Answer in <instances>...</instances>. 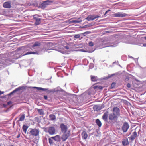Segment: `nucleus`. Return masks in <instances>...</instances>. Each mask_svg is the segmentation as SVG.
<instances>
[{
    "instance_id": "13",
    "label": "nucleus",
    "mask_w": 146,
    "mask_h": 146,
    "mask_svg": "<svg viewBox=\"0 0 146 146\" xmlns=\"http://www.w3.org/2000/svg\"><path fill=\"white\" fill-rule=\"evenodd\" d=\"M99 17V16L95 14L89 15L85 19L88 21L94 20L95 19Z\"/></svg>"
},
{
    "instance_id": "29",
    "label": "nucleus",
    "mask_w": 146,
    "mask_h": 146,
    "mask_svg": "<svg viewBox=\"0 0 146 146\" xmlns=\"http://www.w3.org/2000/svg\"><path fill=\"white\" fill-rule=\"evenodd\" d=\"M96 123L99 127H100L101 126L102 123L99 119H96Z\"/></svg>"
},
{
    "instance_id": "7",
    "label": "nucleus",
    "mask_w": 146,
    "mask_h": 146,
    "mask_svg": "<svg viewBox=\"0 0 146 146\" xmlns=\"http://www.w3.org/2000/svg\"><path fill=\"white\" fill-rule=\"evenodd\" d=\"M129 127V125L127 122H124L121 127V129L123 133L126 132Z\"/></svg>"
},
{
    "instance_id": "11",
    "label": "nucleus",
    "mask_w": 146,
    "mask_h": 146,
    "mask_svg": "<svg viewBox=\"0 0 146 146\" xmlns=\"http://www.w3.org/2000/svg\"><path fill=\"white\" fill-rule=\"evenodd\" d=\"M104 107V104L101 105H94L93 107V109L95 111H98L100 110Z\"/></svg>"
},
{
    "instance_id": "20",
    "label": "nucleus",
    "mask_w": 146,
    "mask_h": 146,
    "mask_svg": "<svg viewBox=\"0 0 146 146\" xmlns=\"http://www.w3.org/2000/svg\"><path fill=\"white\" fill-rule=\"evenodd\" d=\"M95 24V23L94 22H92L91 23H89L88 24L86 25L83 26H80L79 27V28H86L89 27H90L94 25Z\"/></svg>"
},
{
    "instance_id": "10",
    "label": "nucleus",
    "mask_w": 146,
    "mask_h": 146,
    "mask_svg": "<svg viewBox=\"0 0 146 146\" xmlns=\"http://www.w3.org/2000/svg\"><path fill=\"white\" fill-rule=\"evenodd\" d=\"M128 16V15L121 12H118L113 14V16L115 17H124Z\"/></svg>"
},
{
    "instance_id": "22",
    "label": "nucleus",
    "mask_w": 146,
    "mask_h": 146,
    "mask_svg": "<svg viewBox=\"0 0 146 146\" xmlns=\"http://www.w3.org/2000/svg\"><path fill=\"white\" fill-rule=\"evenodd\" d=\"M137 136V133L135 131L132 133V135L130 137H129V138L131 140L133 141Z\"/></svg>"
},
{
    "instance_id": "59",
    "label": "nucleus",
    "mask_w": 146,
    "mask_h": 146,
    "mask_svg": "<svg viewBox=\"0 0 146 146\" xmlns=\"http://www.w3.org/2000/svg\"><path fill=\"white\" fill-rule=\"evenodd\" d=\"M20 137V135H19L17 136V138H19Z\"/></svg>"
},
{
    "instance_id": "8",
    "label": "nucleus",
    "mask_w": 146,
    "mask_h": 146,
    "mask_svg": "<svg viewBox=\"0 0 146 146\" xmlns=\"http://www.w3.org/2000/svg\"><path fill=\"white\" fill-rule=\"evenodd\" d=\"M112 113L118 117L120 115V110L117 107H114L113 109Z\"/></svg>"
},
{
    "instance_id": "12",
    "label": "nucleus",
    "mask_w": 146,
    "mask_h": 146,
    "mask_svg": "<svg viewBox=\"0 0 146 146\" xmlns=\"http://www.w3.org/2000/svg\"><path fill=\"white\" fill-rule=\"evenodd\" d=\"M25 88H24L23 86H21L18 87V88L15 89L12 92L10 93H9L7 95L10 96L12 95H13L17 91H19L20 90H22L23 89H24Z\"/></svg>"
},
{
    "instance_id": "58",
    "label": "nucleus",
    "mask_w": 146,
    "mask_h": 146,
    "mask_svg": "<svg viewBox=\"0 0 146 146\" xmlns=\"http://www.w3.org/2000/svg\"><path fill=\"white\" fill-rule=\"evenodd\" d=\"M135 80L137 82H139V81L137 79H135Z\"/></svg>"
},
{
    "instance_id": "51",
    "label": "nucleus",
    "mask_w": 146,
    "mask_h": 146,
    "mask_svg": "<svg viewBox=\"0 0 146 146\" xmlns=\"http://www.w3.org/2000/svg\"><path fill=\"white\" fill-rule=\"evenodd\" d=\"M64 47L67 50H68L69 49V47L67 46H64Z\"/></svg>"
},
{
    "instance_id": "49",
    "label": "nucleus",
    "mask_w": 146,
    "mask_h": 146,
    "mask_svg": "<svg viewBox=\"0 0 146 146\" xmlns=\"http://www.w3.org/2000/svg\"><path fill=\"white\" fill-rule=\"evenodd\" d=\"M118 61L117 62H116V61H115V62H114L113 63V66H114V64H117H117H118Z\"/></svg>"
},
{
    "instance_id": "32",
    "label": "nucleus",
    "mask_w": 146,
    "mask_h": 146,
    "mask_svg": "<svg viewBox=\"0 0 146 146\" xmlns=\"http://www.w3.org/2000/svg\"><path fill=\"white\" fill-rule=\"evenodd\" d=\"M115 75V73L111 75L109 74L108 75V76L103 77L104 80H107L108 78L112 77V76H114Z\"/></svg>"
},
{
    "instance_id": "9",
    "label": "nucleus",
    "mask_w": 146,
    "mask_h": 146,
    "mask_svg": "<svg viewBox=\"0 0 146 146\" xmlns=\"http://www.w3.org/2000/svg\"><path fill=\"white\" fill-rule=\"evenodd\" d=\"M125 37L127 38L126 41H125L124 42L127 44H134V38L130 36H126Z\"/></svg>"
},
{
    "instance_id": "27",
    "label": "nucleus",
    "mask_w": 146,
    "mask_h": 146,
    "mask_svg": "<svg viewBox=\"0 0 146 146\" xmlns=\"http://www.w3.org/2000/svg\"><path fill=\"white\" fill-rule=\"evenodd\" d=\"M47 6L46 5V3H45V1H43L42 3H41L39 6V7L42 9H44Z\"/></svg>"
},
{
    "instance_id": "6",
    "label": "nucleus",
    "mask_w": 146,
    "mask_h": 146,
    "mask_svg": "<svg viewBox=\"0 0 146 146\" xmlns=\"http://www.w3.org/2000/svg\"><path fill=\"white\" fill-rule=\"evenodd\" d=\"M29 129L31 130L29 131V133L31 134V135L33 136H36L39 135L40 131L38 129L36 128H30Z\"/></svg>"
},
{
    "instance_id": "53",
    "label": "nucleus",
    "mask_w": 146,
    "mask_h": 146,
    "mask_svg": "<svg viewBox=\"0 0 146 146\" xmlns=\"http://www.w3.org/2000/svg\"><path fill=\"white\" fill-rule=\"evenodd\" d=\"M142 44L143 45V46L144 47H146V43H143Z\"/></svg>"
},
{
    "instance_id": "3",
    "label": "nucleus",
    "mask_w": 146,
    "mask_h": 146,
    "mask_svg": "<svg viewBox=\"0 0 146 146\" xmlns=\"http://www.w3.org/2000/svg\"><path fill=\"white\" fill-rule=\"evenodd\" d=\"M33 88L34 89H36L38 90H42L43 91H46V92L49 93H54L58 92H62L64 91L63 90L61 89L60 87H58L55 88L49 89L48 88H44L42 87H33Z\"/></svg>"
},
{
    "instance_id": "39",
    "label": "nucleus",
    "mask_w": 146,
    "mask_h": 146,
    "mask_svg": "<svg viewBox=\"0 0 146 146\" xmlns=\"http://www.w3.org/2000/svg\"><path fill=\"white\" fill-rule=\"evenodd\" d=\"M52 139L51 137V138H48L49 143L50 145H52L53 143V140Z\"/></svg>"
},
{
    "instance_id": "18",
    "label": "nucleus",
    "mask_w": 146,
    "mask_h": 146,
    "mask_svg": "<svg viewBox=\"0 0 146 146\" xmlns=\"http://www.w3.org/2000/svg\"><path fill=\"white\" fill-rule=\"evenodd\" d=\"M3 7L6 8H10L11 7V1H8L4 2L3 4Z\"/></svg>"
},
{
    "instance_id": "31",
    "label": "nucleus",
    "mask_w": 146,
    "mask_h": 146,
    "mask_svg": "<svg viewBox=\"0 0 146 146\" xmlns=\"http://www.w3.org/2000/svg\"><path fill=\"white\" fill-rule=\"evenodd\" d=\"M49 118L52 121L56 119V116L54 114H50L49 116Z\"/></svg>"
},
{
    "instance_id": "64",
    "label": "nucleus",
    "mask_w": 146,
    "mask_h": 146,
    "mask_svg": "<svg viewBox=\"0 0 146 146\" xmlns=\"http://www.w3.org/2000/svg\"><path fill=\"white\" fill-rule=\"evenodd\" d=\"M90 92H88V95H90Z\"/></svg>"
},
{
    "instance_id": "52",
    "label": "nucleus",
    "mask_w": 146,
    "mask_h": 146,
    "mask_svg": "<svg viewBox=\"0 0 146 146\" xmlns=\"http://www.w3.org/2000/svg\"><path fill=\"white\" fill-rule=\"evenodd\" d=\"M4 91H2L0 90V95L2 94H4Z\"/></svg>"
},
{
    "instance_id": "55",
    "label": "nucleus",
    "mask_w": 146,
    "mask_h": 146,
    "mask_svg": "<svg viewBox=\"0 0 146 146\" xmlns=\"http://www.w3.org/2000/svg\"><path fill=\"white\" fill-rule=\"evenodd\" d=\"M129 58H131L133 59H134V58L131 56H129Z\"/></svg>"
},
{
    "instance_id": "62",
    "label": "nucleus",
    "mask_w": 146,
    "mask_h": 146,
    "mask_svg": "<svg viewBox=\"0 0 146 146\" xmlns=\"http://www.w3.org/2000/svg\"><path fill=\"white\" fill-rule=\"evenodd\" d=\"M82 146H85L84 145V144L83 143H82Z\"/></svg>"
},
{
    "instance_id": "37",
    "label": "nucleus",
    "mask_w": 146,
    "mask_h": 146,
    "mask_svg": "<svg viewBox=\"0 0 146 146\" xmlns=\"http://www.w3.org/2000/svg\"><path fill=\"white\" fill-rule=\"evenodd\" d=\"M84 97H83L82 96H80V100H81V102H86V100L84 98Z\"/></svg>"
},
{
    "instance_id": "15",
    "label": "nucleus",
    "mask_w": 146,
    "mask_h": 146,
    "mask_svg": "<svg viewBox=\"0 0 146 146\" xmlns=\"http://www.w3.org/2000/svg\"><path fill=\"white\" fill-rule=\"evenodd\" d=\"M91 80L92 82H96L97 81H101L104 80L103 78H98L97 76L91 75L90 76Z\"/></svg>"
},
{
    "instance_id": "44",
    "label": "nucleus",
    "mask_w": 146,
    "mask_h": 146,
    "mask_svg": "<svg viewBox=\"0 0 146 146\" xmlns=\"http://www.w3.org/2000/svg\"><path fill=\"white\" fill-rule=\"evenodd\" d=\"M127 86L128 88H130L131 87V84L130 83H128L127 85Z\"/></svg>"
},
{
    "instance_id": "45",
    "label": "nucleus",
    "mask_w": 146,
    "mask_h": 146,
    "mask_svg": "<svg viewBox=\"0 0 146 146\" xmlns=\"http://www.w3.org/2000/svg\"><path fill=\"white\" fill-rule=\"evenodd\" d=\"M111 11V10H110V9H108V10H107V11H106L105 12V13H104V15H106V14H107V13H108V12H109V11Z\"/></svg>"
},
{
    "instance_id": "2",
    "label": "nucleus",
    "mask_w": 146,
    "mask_h": 146,
    "mask_svg": "<svg viewBox=\"0 0 146 146\" xmlns=\"http://www.w3.org/2000/svg\"><path fill=\"white\" fill-rule=\"evenodd\" d=\"M8 55L7 53L0 54V70L9 66L13 63L15 62V60L18 58V57H11L7 58Z\"/></svg>"
},
{
    "instance_id": "5",
    "label": "nucleus",
    "mask_w": 146,
    "mask_h": 146,
    "mask_svg": "<svg viewBox=\"0 0 146 146\" xmlns=\"http://www.w3.org/2000/svg\"><path fill=\"white\" fill-rule=\"evenodd\" d=\"M46 132H48L50 135H54L55 133L56 129L54 126H50L48 129H46L44 130Z\"/></svg>"
},
{
    "instance_id": "34",
    "label": "nucleus",
    "mask_w": 146,
    "mask_h": 146,
    "mask_svg": "<svg viewBox=\"0 0 146 146\" xmlns=\"http://www.w3.org/2000/svg\"><path fill=\"white\" fill-rule=\"evenodd\" d=\"M120 42H119L118 41H115L113 42V45H111L110 46L113 47H116L117 46L118 44Z\"/></svg>"
},
{
    "instance_id": "61",
    "label": "nucleus",
    "mask_w": 146,
    "mask_h": 146,
    "mask_svg": "<svg viewBox=\"0 0 146 146\" xmlns=\"http://www.w3.org/2000/svg\"><path fill=\"white\" fill-rule=\"evenodd\" d=\"M77 91L76 92H75L77 93L78 92V89H77Z\"/></svg>"
},
{
    "instance_id": "36",
    "label": "nucleus",
    "mask_w": 146,
    "mask_h": 146,
    "mask_svg": "<svg viewBox=\"0 0 146 146\" xmlns=\"http://www.w3.org/2000/svg\"><path fill=\"white\" fill-rule=\"evenodd\" d=\"M82 21V20H73L71 21V22L72 23H79Z\"/></svg>"
},
{
    "instance_id": "38",
    "label": "nucleus",
    "mask_w": 146,
    "mask_h": 146,
    "mask_svg": "<svg viewBox=\"0 0 146 146\" xmlns=\"http://www.w3.org/2000/svg\"><path fill=\"white\" fill-rule=\"evenodd\" d=\"M116 85V83L115 82H113L111 84L110 88L111 89H113L115 88Z\"/></svg>"
},
{
    "instance_id": "35",
    "label": "nucleus",
    "mask_w": 146,
    "mask_h": 146,
    "mask_svg": "<svg viewBox=\"0 0 146 146\" xmlns=\"http://www.w3.org/2000/svg\"><path fill=\"white\" fill-rule=\"evenodd\" d=\"M91 32L90 31H86L82 33H81L82 36L83 37V36H86L87 34H90Z\"/></svg>"
},
{
    "instance_id": "21",
    "label": "nucleus",
    "mask_w": 146,
    "mask_h": 146,
    "mask_svg": "<svg viewBox=\"0 0 146 146\" xmlns=\"http://www.w3.org/2000/svg\"><path fill=\"white\" fill-rule=\"evenodd\" d=\"M108 111H106L104 113L102 116V119L106 122H107L108 121Z\"/></svg>"
},
{
    "instance_id": "25",
    "label": "nucleus",
    "mask_w": 146,
    "mask_h": 146,
    "mask_svg": "<svg viewBox=\"0 0 146 146\" xmlns=\"http://www.w3.org/2000/svg\"><path fill=\"white\" fill-rule=\"evenodd\" d=\"M74 37V39L80 38V40H81L83 38V37L81 36V33L75 35Z\"/></svg>"
},
{
    "instance_id": "24",
    "label": "nucleus",
    "mask_w": 146,
    "mask_h": 146,
    "mask_svg": "<svg viewBox=\"0 0 146 146\" xmlns=\"http://www.w3.org/2000/svg\"><path fill=\"white\" fill-rule=\"evenodd\" d=\"M82 137L83 139H86L88 137V135L85 131H84L82 133Z\"/></svg>"
},
{
    "instance_id": "1",
    "label": "nucleus",
    "mask_w": 146,
    "mask_h": 146,
    "mask_svg": "<svg viewBox=\"0 0 146 146\" xmlns=\"http://www.w3.org/2000/svg\"><path fill=\"white\" fill-rule=\"evenodd\" d=\"M41 44L40 42H36L32 45L22 46L18 48L17 50L22 53V56L29 54L39 55L41 54V53L37 48L40 46Z\"/></svg>"
},
{
    "instance_id": "63",
    "label": "nucleus",
    "mask_w": 146,
    "mask_h": 146,
    "mask_svg": "<svg viewBox=\"0 0 146 146\" xmlns=\"http://www.w3.org/2000/svg\"><path fill=\"white\" fill-rule=\"evenodd\" d=\"M141 131V130L140 129H139V131L138 132V134L139 133V131Z\"/></svg>"
},
{
    "instance_id": "54",
    "label": "nucleus",
    "mask_w": 146,
    "mask_h": 146,
    "mask_svg": "<svg viewBox=\"0 0 146 146\" xmlns=\"http://www.w3.org/2000/svg\"><path fill=\"white\" fill-rule=\"evenodd\" d=\"M98 86H96L94 87V89H96L97 88V87H98Z\"/></svg>"
},
{
    "instance_id": "33",
    "label": "nucleus",
    "mask_w": 146,
    "mask_h": 146,
    "mask_svg": "<svg viewBox=\"0 0 146 146\" xmlns=\"http://www.w3.org/2000/svg\"><path fill=\"white\" fill-rule=\"evenodd\" d=\"M37 111L40 115H43L44 114L43 110L42 109H38Z\"/></svg>"
},
{
    "instance_id": "14",
    "label": "nucleus",
    "mask_w": 146,
    "mask_h": 146,
    "mask_svg": "<svg viewBox=\"0 0 146 146\" xmlns=\"http://www.w3.org/2000/svg\"><path fill=\"white\" fill-rule=\"evenodd\" d=\"M61 131L62 133H66L68 129V127L66 125H65L63 123H62L60 125Z\"/></svg>"
},
{
    "instance_id": "23",
    "label": "nucleus",
    "mask_w": 146,
    "mask_h": 146,
    "mask_svg": "<svg viewBox=\"0 0 146 146\" xmlns=\"http://www.w3.org/2000/svg\"><path fill=\"white\" fill-rule=\"evenodd\" d=\"M122 145L123 146H127L129 144V142L127 138L124 139L122 141Z\"/></svg>"
},
{
    "instance_id": "4",
    "label": "nucleus",
    "mask_w": 146,
    "mask_h": 146,
    "mask_svg": "<svg viewBox=\"0 0 146 146\" xmlns=\"http://www.w3.org/2000/svg\"><path fill=\"white\" fill-rule=\"evenodd\" d=\"M40 17L39 15L37 14H35L33 15V19L34 20V25L36 26L39 25L43 20L42 19L40 18L39 17Z\"/></svg>"
},
{
    "instance_id": "17",
    "label": "nucleus",
    "mask_w": 146,
    "mask_h": 146,
    "mask_svg": "<svg viewBox=\"0 0 146 146\" xmlns=\"http://www.w3.org/2000/svg\"><path fill=\"white\" fill-rule=\"evenodd\" d=\"M70 135L69 133H64L61 137L62 142L66 141L69 137Z\"/></svg>"
},
{
    "instance_id": "47",
    "label": "nucleus",
    "mask_w": 146,
    "mask_h": 146,
    "mask_svg": "<svg viewBox=\"0 0 146 146\" xmlns=\"http://www.w3.org/2000/svg\"><path fill=\"white\" fill-rule=\"evenodd\" d=\"M98 88L100 90H102L103 89V87L102 86H98Z\"/></svg>"
},
{
    "instance_id": "60",
    "label": "nucleus",
    "mask_w": 146,
    "mask_h": 146,
    "mask_svg": "<svg viewBox=\"0 0 146 146\" xmlns=\"http://www.w3.org/2000/svg\"><path fill=\"white\" fill-rule=\"evenodd\" d=\"M111 31H107V32L109 33Z\"/></svg>"
},
{
    "instance_id": "48",
    "label": "nucleus",
    "mask_w": 146,
    "mask_h": 146,
    "mask_svg": "<svg viewBox=\"0 0 146 146\" xmlns=\"http://www.w3.org/2000/svg\"><path fill=\"white\" fill-rule=\"evenodd\" d=\"M44 98L46 100H47L48 99V97L47 95H44Z\"/></svg>"
},
{
    "instance_id": "43",
    "label": "nucleus",
    "mask_w": 146,
    "mask_h": 146,
    "mask_svg": "<svg viewBox=\"0 0 146 146\" xmlns=\"http://www.w3.org/2000/svg\"><path fill=\"white\" fill-rule=\"evenodd\" d=\"M125 79L126 81H127L129 80V78L128 76H126Z\"/></svg>"
},
{
    "instance_id": "40",
    "label": "nucleus",
    "mask_w": 146,
    "mask_h": 146,
    "mask_svg": "<svg viewBox=\"0 0 146 146\" xmlns=\"http://www.w3.org/2000/svg\"><path fill=\"white\" fill-rule=\"evenodd\" d=\"M35 121L38 122H40V120L39 119V118L38 117H36L35 118Z\"/></svg>"
},
{
    "instance_id": "57",
    "label": "nucleus",
    "mask_w": 146,
    "mask_h": 146,
    "mask_svg": "<svg viewBox=\"0 0 146 146\" xmlns=\"http://www.w3.org/2000/svg\"><path fill=\"white\" fill-rule=\"evenodd\" d=\"M117 65H118L119 66L121 67L122 68L121 66L118 63Z\"/></svg>"
},
{
    "instance_id": "50",
    "label": "nucleus",
    "mask_w": 146,
    "mask_h": 146,
    "mask_svg": "<svg viewBox=\"0 0 146 146\" xmlns=\"http://www.w3.org/2000/svg\"><path fill=\"white\" fill-rule=\"evenodd\" d=\"M48 49L46 50V49H45L44 48H43L42 49V51L43 50H44V51L47 52L48 51Z\"/></svg>"
},
{
    "instance_id": "46",
    "label": "nucleus",
    "mask_w": 146,
    "mask_h": 146,
    "mask_svg": "<svg viewBox=\"0 0 146 146\" xmlns=\"http://www.w3.org/2000/svg\"><path fill=\"white\" fill-rule=\"evenodd\" d=\"M12 103V102L11 101H9L8 102H7V105H9L11 104Z\"/></svg>"
},
{
    "instance_id": "30",
    "label": "nucleus",
    "mask_w": 146,
    "mask_h": 146,
    "mask_svg": "<svg viewBox=\"0 0 146 146\" xmlns=\"http://www.w3.org/2000/svg\"><path fill=\"white\" fill-rule=\"evenodd\" d=\"M25 117V114H22L21 117H20L19 121H23Z\"/></svg>"
},
{
    "instance_id": "42",
    "label": "nucleus",
    "mask_w": 146,
    "mask_h": 146,
    "mask_svg": "<svg viewBox=\"0 0 146 146\" xmlns=\"http://www.w3.org/2000/svg\"><path fill=\"white\" fill-rule=\"evenodd\" d=\"M89 67L90 68L92 69L94 67V65L92 63H90L89 65Z\"/></svg>"
},
{
    "instance_id": "26",
    "label": "nucleus",
    "mask_w": 146,
    "mask_h": 146,
    "mask_svg": "<svg viewBox=\"0 0 146 146\" xmlns=\"http://www.w3.org/2000/svg\"><path fill=\"white\" fill-rule=\"evenodd\" d=\"M29 127V126L27 125L24 124L23 125L22 127V129L23 131L25 133H26L27 130Z\"/></svg>"
},
{
    "instance_id": "19",
    "label": "nucleus",
    "mask_w": 146,
    "mask_h": 146,
    "mask_svg": "<svg viewBox=\"0 0 146 146\" xmlns=\"http://www.w3.org/2000/svg\"><path fill=\"white\" fill-rule=\"evenodd\" d=\"M51 138L57 142H60L61 141V137L58 135H57L55 136L52 137H51Z\"/></svg>"
},
{
    "instance_id": "16",
    "label": "nucleus",
    "mask_w": 146,
    "mask_h": 146,
    "mask_svg": "<svg viewBox=\"0 0 146 146\" xmlns=\"http://www.w3.org/2000/svg\"><path fill=\"white\" fill-rule=\"evenodd\" d=\"M108 118L109 120L111 121L117 120L118 118L116 115H115L113 113L109 115Z\"/></svg>"
},
{
    "instance_id": "28",
    "label": "nucleus",
    "mask_w": 146,
    "mask_h": 146,
    "mask_svg": "<svg viewBox=\"0 0 146 146\" xmlns=\"http://www.w3.org/2000/svg\"><path fill=\"white\" fill-rule=\"evenodd\" d=\"M44 1L45 3H46L47 6L48 5L52 4V3H53L54 2V1H53L51 0H47L46 1Z\"/></svg>"
},
{
    "instance_id": "41",
    "label": "nucleus",
    "mask_w": 146,
    "mask_h": 146,
    "mask_svg": "<svg viewBox=\"0 0 146 146\" xmlns=\"http://www.w3.org/2000/svg\"><path fill=\"white\" fill-rule=\"evenodd\" d=\"M89 45L90 46H92L94 45V44L92 41H90L89 42Z\"/></svg>"
},
{
    "instance_id": "56",
    "label": "nucleus",
    "mask_w": 146,
    "mask_h": 146,
    "mask_svg": "<svg viewBox=\"0 0 146 146\" xmlns=\"http://www.w3.org/2000/svg\"><path fill=\"white\" fill-rule=\"evenodd\" d=\"M7 106V105L5 104H3V106L5 107H6Z\"/></svg>"
}]
</instances>
